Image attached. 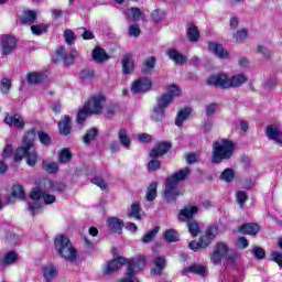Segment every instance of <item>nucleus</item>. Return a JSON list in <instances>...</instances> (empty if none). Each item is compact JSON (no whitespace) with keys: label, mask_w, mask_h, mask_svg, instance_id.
Segmentation results:
<instances>
[{"label":"nucleus","mask_w":282,"mask_h":282,"mask_svg":"<svg viewBox=\"0 0 282 282\" xmlns=\"http://www.w3.org/2000/svg\"><path fill=\"white\" fill-rule=\"evenodd\" d=\"M34 138H36V132L34 130L29 131L23 138L22 145L15 152V160L20 161L25 158L29 166H36L39 161V153L34 149Z\"/></svg>","instance_id":"1"},{"label":"nucleus","mask_w":282,"mask_h":282,"mask_svg":"<svg viewBox=\"0 0 282 282\" xmlns=\"http://www.w3.org/2000/svg\"><path fill=\"white\" fill-rule=\"evenodd\" d=\"M237 144L232 140L218 139L213 143L212 164H221L235 155Z\"/></svg>","instance_id":"2"},{"label":"nucleus","mask_w":282,"mask_h":282,"mask_svg":"<svg viewBox=\"0 0 282 282\" xmlns=\"http://www.w3.org/2000/svg\"><path fill=\"white\" fill-rule=\"evenodd\" d=\"M182 91L176 85H171L167 87V91L156 99V105L152 113V120L155 122H162L164 120V109L173 102V98H177Z\"/></svg>","instance_id":"3"},{"label":"nucleus","mask_w":282,"mask_h":282,"mask_svg":"<svg viewBox=\"0 0 282 282\" xmlns=\"http://www.w3.org/2000/svg\"><path fill=\"white\" fill-rule=\"evenodd\" d=\"M191 171L188 167H184L178 172H175L165 181V191H164V199L166 202H175V198L180 197L184 193L177 188V184L180 182H184L189 175Z\"/></svg>","instance_id":"4"},{"label":"nucleus","mask_w":282,"mask_h":282,"mask_svg":"<svg viewBox=\"0 0 282 282\" xmlns=\"http://www.w3.org/2000/svg\"><path fill=\"white\" fill-rule=\"evenodd\" d=\"M248 83V76L243 74H238L229 76L226 74L212 75L207 79V85H213L214 87H220L221 89H231L235 87H241Z\"/></svg>","instance_id":"5"},{"label":"nucleus","mask_w":282,"mask_h":282,"mask_svg":"<svg viewBox=\"0 0 282 282\" xmlns=\"http://www.w3.org/2000/svg\"><path fill=\"white\" fill-rule=\"evenodd\" d=\"M54 247L58 257H61V259H64V261H68L69 263H74L75 261H77L78 250L74 248V245H72V241H69V238H67V236H56L54 239Z\"/></svg>","instance_id":"6"},{"label":"nucleus","mask_w":282,"mask_h":282,"mask_svg":"<svg viewBox=\"0 0 282 282\" xmlns=\"http://www.w3.org/2000/svg\"><path fill=\"white\" fill-rule=\"evenodd\" d=\"M41 198L44 200V204H54V202H56V196L39 188L33 189L31 192V199H33V202L29 203V210L31 215H37V213H41L43 206L37 202V199Z\"/></svg>","instance_id":"7"},{"label":"nucleus","mask_w":282,"mask_h":282,"mask_svg":"<svg viewBox=\"0 0 282 282\" xmlns=\"http://www.w3.org/2000/svg\"><path fill=\"white\" fill-rule=\"evenodd\" d=\"M219 235V227L217 225L210 226L205 234L199 238L198 242L192 241L188 243V248L191 250H194V252H197L199 248H208L209 243H213V240L215 237Z\"/></svg>","instance_id":"8"},{"label":"nucleus","mask_w":282,"mask_h":282,"mask_svg":"<svg viewBox=\"0 0 282 282\" xmlns=\"http://www.w3.org/2000/svg\"><path fill=\"white\" fill-rule=\"evenodd\" d=\"M209 259L214 265H219L223 259L235 261V254L230 256V249L228 248L227 243L218 242L209 253Z\"/></svg>","instance_id":"9"},{"label":"nucleus","mask_w":282,"mask_h":282,"mask_svg":"<svg viewBox=\"0 0 282 282\" xmlns=\"http://www.w3.org/2000/svg\"><path fill=\"white\" fill-rule=\"evenodd\" d=\"M107 99H105V96L97 95L93 96L84 106L89 113H102V109H105V102Z\"/></svg>","instance_id":"10"},{"label":"nucleus","mask_w":282,"mask_h":282,"mask_svg":"<svg viewBox=\"0 0 282 282\" xmlns=\"http://www.w3.org/2000/svg\"><path fill=\"white\" fill-rule=\"evenodd\" d=\"M17 50V37L12 35H3L0 40L1 56H10Z\"/></svg>","instance_id":"11"},{"label":"nucleus","mask_w":282,"mask_h":282,"mask_svg":"<svg viewBox=\"0 0 282 282\" xmlns=\"http://www.w3.org/2000/svg\"><path fill=\"white\" fill-rule=\"evenodd\" d=\"M58 61H63L65 65H74V58L78 56V51L68 50L65 46H58L56 48Z\"/></svg>","instance_id":"12"},{"label":"nucleus","mask_w":282,"mask_h":282,"mask_svg":"<svg viewBox=\"0 0 282 282\" xmlns=\"http://www.w3.org/2000/svg\"><path fill=\"white\" fill-rule=\"evenodd\" d=\"M151 79L149 78H139L137 79L131 87L132 94H144L151 89Z\"/></svg>","instance_id":"13"},{"label":"nucleus","mask_w":282,"mask_h":282,"mask_svg":"<svg viewBox=\"0 0 282 282\" xmlns=\"http://www.w3.org/2000/svg\"><path fill=\"white\" fill-rule=\"evenodd\" d=\"M4 123L9 127H15V129H23L25 127V120L19 113H8L4 117Z\"/></svg>","instance_id":"14"},{"label":"nucleus","mask_w":282,"mask_h":282,"mask_svg":"<svg viewBox=\"0 0 282 282\" xmlns=\"http://www.w3.org/2000/svg\"><path fill=\"white\" fill-rule=\"evenodd\" d=\"M124 263H127V259L124 258H117L110 262H108L105 267H104V271L102 273L105 275H109L112 272H116L117 270H120V268H122V265H124Z\"/></svg>","instance_id":"15"},{"label":"nucleus","mask_w":282,"mask_h":282,"mask_svg":"<svg viewBox=\"0 0 282 282\" xmlns=\"http://www.w3.org/2000/svg\"><path fill=\"white\" fill-rule=\"evenodd\" d=\"M199 212V207L196 205H187L183 209H181L178 214L180 221H188V219H193L194 215H197Z\"/></svg>","instance_id":"16"},{"label":"nucleus","mask_w":282,"mask_h":282,"mask_svg":"<svg viewBox=\"0 0 282 282\" xmlns=\"http://www.w3.org/2000/svg\"><path fill=\"white\" fill-rule=\"evenodd\" d=\"M208 50L209 52L215 54V56H217L218 58H223V59L230 58V54L228 53V51H226V48H224L221 44L209 42Z\"/></svg>","instance_id":"17"},{"label":"nucleus","mask_w":282,"mask_h":282,"mask_svg":"<svg viewBox=\"0 0 282 282\" xmlns=\"http://www.w3.org/2000/svg\"><path fill=\"white\" fill-rule=\"evenodd\" d=\"M171 151V144L169 142L158 143L151 151L150 158H162V155H166Z\"/></svg>","instance_id":"18"},{"label":"nucleus","mask_w":282,"mask_h":282,"mask_svg":"<svg viewBox=\"0 0 282 282\" xmlns=\"http://www.w3.org/2000/svg\"><path fill=\"white\" fill-rule=\"evenodd\" d=\"M153 268L151 269V274L153 276H160L162 272L166 269V259L164 257H156L153 260Z\"/></svg>","instance_id":"19"},{"label":"nucleus","mask_w":282,"mask_h":282,"mask_svg":"<svg viewBox=\"0 0 282 282\" xmlns=\"http://www.w3.org/2000/svg\"><path fill=\"white\" fill-rule=\"evenodd\" d=\"M267 135L269 140H273L276 144H282V131L276 126L267 127Z\"/></svg>","instance_id":"20"},{"label":"nucleus","mask_w":282,"mask_h":282,"mask_svg":"<svg viewBox=\"0 0 282 282\" xmlns=\"http://www.w3.org/2000/svg\"><path fill=\"white\" fill-rule=\"evenodd\" d=\"M121 65L123 74H132L133 69L135 68L133 55L126 54L121 61Z\"/></svg>","instance_id":"21"},{"label":"nucleus","mask_w":282,"mask_h":282,"mask_svg":"<svg viewBox=\"0 0 282 282\" xmlns=\"http://www.w3.org/2000/svg\"><path fill=\"white\" fill-rule=\"evenodd\" d=\"M126 261H127L128 268L129 265H132L134 275L137 272L144 270V265H147V258H144V256H139L137 259L126 260Z\"/></svg>","instance_id":"22"},{"label":"nucleus","mask_w":282,"mask_h":282,"mask_svg":"<svg viewBox=\"0 0 282 282\" xmlns=\"http://www.w3.org/2000/svg\"><path fill=\"white\" fill-rule=\"evenodd\" d=\"M42 274L45 281H54V279H56V275L58 274V269H56L54 264H45L42 268Z\"/></svg>","instance_id":"23"},{"label":"nucleus","mask_w":282,"mask_h":282,"mask_svg":"<svg viewBox=\"0 0 282 282\" xmlns=\"http://www.w3.org/2000/svg\"><path fill=\"white\" fill-rule=\"evenodd\" d=\"M166 54L169 58H171V61H173L176 65H184V63L187 61L186 56L175 48L167 50Z\"/></svg>","instance_id":"24"},{"label":"nucleus","mask_w":282,"mask_h":282,"mask_svg":"<svg viewBox=\"0 0 282 282\" xmlns=\"http://www.w3.org/2000/svg\"><path fill=\"white\" fill-rule=\"evenodd\" d=\"M107 226L112 232H118L120 235L124 223L120 220V218L111 217L107 219Z\"/></svg>","instance_id":"25"},{"label":"nucleus","mask_w":282,"mask_h":282,"mask_svg":"<svg viewBox=\"0 0 282 282\" xmlns=\"http://www.w3.org/2000/svg\"><path fill=\"white\" fill-rule=\"evenodd\" d=\"M118 141L121 144V147H123V149H127V151L131 149V137H129V132H127V130L124 129L119 130Z\"/></svg>","instance_id":"26"},{"label":"nucleus","mask_w":282,"mask_h":282,"mask_svg":"<svg viewBox=\"0 0 282 282\" xmlns=\"http://www.w3.org/2000/svg\"><path fill=\"white\" fill-rule=\"evenodd\" d=\"M72 119L69 118V116H65L59 122H58V129H59V133H62V135H69L70 131H72Z\"/></svg>","instance_id":"27"},{"label":"nucleus","mask_w":282,"mask_h":282,"mask_svg":"<svg viewBox=\"0 0 282 282\" xmlns=\"http://www.w3.org/2000/svg\"><path fill=\"white\" fill-rule=\"evenodd\" d=\"M93 58L96 63H105L109 61V55H107V52H105L101 47H96L93 51Z\"/></svg>","instance_id":"28"},{"label":"nucleus","mask_w":282,"mask_h":282,"mask_svg":"<svg viewBox=\"0 0 282 282\" xmlns=\"http://www.w3.org/2000/svg\"><path fill=\"white\" fill-rule=\"evenodd\" d=\"M42 169L50 175H56L58 173V163L56 162H51L48 160H43L42 161Z\"/></svg>","instance_id":"29"},{"label":"nucleus","mask_w":282,"mask_h":282,"mask_svg":"<svg viewBox=\"0 0 282 282\" xmlns=\"http://www.w3.org/2000/svg\"><path fill=\"white\" fill-rule=\"evenodd\" d=\"M124 17L129 21H140L142 19V11L139 8H130L124 11Z\"/></svg>","instance_id":"30"},{"label":"nucleus","mask_w":282,"mask_h":282,"mask_svg":"<svg viewBox=\"0 0 282 282\" xmlns=\"http://www.w3.org/2000/svg\"><path fill=\"white\" fill-rule=\"evenodd\" d=\"M192 111L193 110L191 108H184L178 111L175 119L176 127H182L184 124V121L188 120V116H191Z\"/></svg>","instance_id":"31"},{"label":"nucleus","mask_w":282,"mask_h":282,"mask_svg":"<svg viewBox=\"0 0 282 282\" xmlns=\"http://www.w3.org/2000/svg\"><path fill=\"white\" fill-rule=\"evenodd\" d=\"M238 231L242 235H257V232H259V225L245 224L238 228Z\"/></svg>","instance_id":"32"},{"label":"nucleus","mask_w":282,"mask_h":282,"mask_svg":"<svg viewBox=\"0 0 282 282\" xmlns=\"http://www.w3.org/2000/svg\"><path fill=\"white\" fill-rule=\"evenodd\" d=\"M36 17L37 14L35 11H25L20 18V23L32 25V23L36 21Z\"/></svg>","instance_id":"33"},{"label":"nucleus","mask_w":282,"mask_h":282,"mask_svg":"<svg viewBox=\"0 0 282 282\" xmlns=\"http://www.w3.org/2000/svg\"><path fill=\"white\" fill-rule=\"evenodd\" d=\"M26 83L29 85H39V83H43V74L37 72H32L26 75Z\"/></svg>","instance_id":"34"},{"label":"nucleus","mask_w":282,"mask_h":282,"mask_svg":"<svg viewBox=\"0 0 282 282\" xmlns=\"http://www.w3.org/2000/svg\"><path fill=\"white\" fill-rule=\"evenodd\" d=\"M147 200L148 202H153V199H155L158 197V183L156 182H152L148 189H147V194H145Z\"/></svg>","instance_id":"35"},{"label":"nucleus","mask_w":282,"mask_h":282,"mask_svg":"<svg viewBox=\"0 0 282 282\" xmlns=\"http://www.w3.org/2000/svg\"><path fill=\"white\" fill-rule=\"evenodd\" d=\"M155 69V57H148L142 67V74H151Z\"/></svg>","instance_id":"36"},{"label":"nucleus","mask_w":282,"mask_h":282,"mask_svg":"<svg viewBox=\"0 0 282 282\" xmlns=\"http://www.w3.org/2000/svg\"><path fill=\"white\" fill-rule=\"evenodd\" d=\"M119 282H140V280L135 278V271H133V264H130L127 268L126 278L119 280Z\"/></svg>","instance_id":"37"},{"label":"nucleus","mask_w":282,"mask_h":282,"mask_svg":"<svg viewBox=\"0 0 282 282\" xmlns=\"http://www.w3.org/2000/svg\"><path fill=\"white\" fill-rule=\"evenodd\" d=\"M184 272H193L194 274H198L199 276H206L207 269L206 267H202L199 264H192Z\"/></svg>","instance_id":"38"},{"label":"nucleus","mask_w":282,"mask_h":282,"mask_svg":"<svg viewBox=\"0 0 282 282\" xmlns=\"http://www.w3.org/2000/svg\"><path fill=\"white\" fill-rule=\"evenodd\" d=\"M187 39L192 41V43H197L199 41V30L195 25H191L187 29Z\"/></svg>","instance_id":"39"},{"label":"nucleus","mask_w":282,"mask_h":282,"mask_svg":"<svg viewBox=\"0 0 282 282\" xmlns=\"http://www.w3.org/2000/svg\"><path fill=\"white\" fill-rule=\"evenodd\" d=\"M17 261H19V254L14 251L8 252L2 259L4 265H12L13 263H17Z\"/></svg>","instance_id":"40"},{"label":"nucleus","mask_w":282,"mask_h":282,"mask_svg":"<svg viewBox=\"0 0 282 282\" xmlns=\"http://www.w3.org/2000/svg\"><path fill=\"white\" fill-rule=\"evenodd\" d=\"M69 160H72V152L69 151V149H62L58 153V162L61 164H67Z\"/></svg>","instance_id":"41"},{"label":"nucleus","mask_w":282,"mask_h":282,"mask_svg":"<svg viewBox=\"0 0 282 282\" xmlns=\"http://www.w3.org/2000/svg\"><path fill=\"white\" fill-rule=\"evenodd\" d=\"M47 28L50 25L47 24H36L31 26L32 34H35V36H41V34H45L47 32Z\"/></svg>","instance_id":"42"},{"label":"nucleus","mask_w":282,"mask_h":282,"mask_svg":"<svg viewBox=\"0 0 282 282\" xmlns=\"http://www.w3.org/2000/svg\"><path fill=\"white\" fill-rule=\"evenodd\" d=\"M12 195L13 197H18V199H25V189L23 188V185H13Z\"/></svg>","instance_id":"43"},{"label":"nucleus","mask_w":282,"mask_h":282,"mask_svg":"<svg viewBox=\"0 0 282 282\" xmlns=\"http://www.w3.org/2000/svg\"><path fill=\"white\" fill-rule=\"evenodd\" d=\"M188 231L192 235V237H197L199 235V223L195 220H191L187 223Z\"/></svg>","instance_id":"44"},{"label":"nucleus","mask_w":282,"mask_h":282,"mask_svg":"<svg viewBox=\"0 0 282 282\" xmlns=\"http://www.w3.org/2000/svg\"><path fill=\"white\" fill-rule=\"evenodd\" d=\"M128 217H134V219H142V216L140 215V204L134 203L131 205V208L128 212Z\"/></svg>","instance_id":"45"},{"label":"nucleus","mask_w":282,"mask_h":282,"mask_svg":"<svg viewBox=\"0 0 282 282\" xmlns=\"http://www.w3.org/2000/svg\"><path fill=\"white\" fill-rule=\"evenodd\" d=\"M220 180L223 182H232V180H235V170L234 169H226L220 174Z\"/></svg>","instance_id":"46"},{"label":"nucleus","mask_w":282,"mask_h":282,"mask_svg":"<svg viewBox=\"0 0 282 282\" xmlns=\"http://www.w3.org/2000/svg\"><path fill=\"white\" fill-rule=\"evenodd\" d=\"M96 135H98V131L95 128L89 129L84 135V143L89 144V142H94Z\"/></svg>","instance_id":"47"},{"label":"nucleus","mask_w":282,"mask_h":282,"mask_svg":"<svg viewBox=\"0 0 282 282\" xmlns=\"http://www.w3.org/2000/svg\"><path fill=\"white\" fill-rule=\"evenodd\" d=\"M158 232H160V227H155L154 229H152L148 234H145L142 237L143 243H151V241H153V238L155 237V235H158Z\"/></svg>","instance_id":"48"},{"label":"nucleus","mask_w":282,"mask_h":282,"mask_svg":"<svg viewBox=\"0 0 282 282\" xmlns=\"http://www.w3.org/2000/svg\"><path fill=\"white\" fill-rule=\"evenodd\" d=\"M37 137L41 144H43L44 147H50V144H52V138H50V134H47L46 132L39 131Z\"/></svg>","instance_id":"49"},{"label":"nucleus","mask_w":282,"mask_h":282,"mask_svg":"<svg viewBox=\"0 0 282 282\" xmlns=\"http://www.w3.org/2000/svg\"><path fill=\"white\" fill-rule=\"evenodd\" d=\"M91 183L101 188V191H107V181L101 176L93 177Z\"/></svg>","instance_id":"50"},{"label":"nucleus","mask_w":282,"mask_h":282,"mask_svg":"<svg viewBox=\"0 0 282 282\" xmlns=\"http://www.w3.org/2000/svg\"><path fill=\"white\" fill-rule=\"evenodd\" d=\"M165 239L170 242L180 241V235L174 229H169L165 231Z\"/></svg>","instance_id":"51"},{"label":"nucleus","mask_w":282,"mask_h":282,"mask_svg":"<svg viewBox=\"0 0 282 282\" xmlns=\"http://www.w3.org/2000/svg\"><path fill=\"white\" fill-rule=\"evenodd\" d=\"M91 112H89V110H87L84 106L83 109H80L77 113V124H83V122H85V120H87V116H89Z\"/></svg>","instance_id":"52"},{"label":"nucleus","mask_w":282,"mask_h":282,"mask_svg":"<svg viewBox=\"0 0 282 282\" xmlns=\"http://www.w3.org/2000/svg\"><path fill=\"white\" fill-rule=\"evenodd\" d=\"M234 39H235L236 43H243V41H246V39H248V31L246 29L237 31Z\"/></svg>","instance_id":"53"},{"label":"nucleus","mask_w":282,"mask_h":282,"mask_svg":"<svg viewBox=\"0 0 282 282\" xmlns=\"http://www.w3.org/2000/svg\"><path fill=\"white\" fill-rule=\"evenodd\" d=\"M162 166V163L158 158H151V161L148 163V171H158Z\"/></svg>","instance_id":"54"},{"label":"nucleus","mask_w":282,"mask_h":282,"mask_svg":"<svg viewBox=\"0 0 282 282\" xmlns=\"http://www.w3.org/2000/svg\"><path fill=\"white\" fill-rule=\"evenodd\" d=\"M10 87H12V82L8 78H3L0 84V91H2V94H8Z\"/></svg>","instance_id":"55"},{"label":"nucleus","mask_w":282,"mask_h":282,"mask_svg":"<svg viewBox=\"0 0 282 282\" xmlns=\"http://www.w3.org/2000/svg\"><path fill=\"white\" fill-rule=\"evenodd\" d=\"M251 254L256 256V259H264L265 258V250L261 247H253L251 249Z\"/></svg>","instance_id":"56"},{"label":"nucleus","mask_w":282,"mask_h":282,"mask_svg":"<svg viewBox=\"0 0 282 282\" xmlns=\"http://www.w3.org/2000/svg\"><path fill=\"white\" fill-rule=\"evenodd\" d=\"M64 37H65V42L68 45H72V43H74V41H76V35H74V31H72V30L64 31Z\"/></svg>","instance_id":"57"},{"label":"nucleus","mask_w":282,"mask_h":282,"mask_svg":"<svg viewBox=\"0 0 282 282\" xmlns=\"http://www.w3.org/2000/svg\"><path fill=\"white\" fill-rule=\"evenodd\" d=\"M271 260L278 263L280 268H282V253L279 251L271 252Z\"/></svg>","instance_id":"58"},{"label":"nucleus","mask_w":282,"mask_h":282,"mask_svg":"<svg viewBox=\"0 0 282 282\" xmlns=\"http://www.w3.org/2000/svg\"><path fill=\"white\" fill-rule=\"evenodd\" d=\"M246 199H248V195L246 192L240 191L237 194V203L240 205L241 208H243V204H246Z\"/></svg>","instance_id":"59"},{"label":"nucleus","mask_w":282,"mask_h":282,"mask_svg":"<svg viewBox=\"0 0 282 282\" xmlns=\"http://www.w3.org/2000/svg\"><path fill=\"white\" fill-rule=\"evenodd\" d=\"M129 36H140V26L138 24H132L128 29Z\"/></svg>","instance_id":"60"},{"label":"nucleus","mask_w":282,"mask_h":282,"mask_svg":"<svg viewBox=\"0 0 282 282\" xmlns=\"http://www.w3.org/2000/svg\"><path fill=\"white\" fill-rule=\"evenodd\" d=\"M137 138H138L139 142H143V143H149V142H152V140H153V137H151L148 133H140V134H138Z\"/></svg>","instance_id":"61"},{"label":"nucleus","mask_w":282,"mask_h":282,"mask_svg":"<svg viewBox=\"0 0 282 282\" xmlns=\"http://www.w3.org/2000/svg\"><path fill=\"white\" fill-rule=\"evenodd\" d=\"M237 246H238V248H241L242 250L248 248V246H249L248 239H246L243 237H239L237 240Z\"/></svg>","instance_id":"62"},{"label":"nucleus","mask_w":282,"mask_h":282,"mask_svg":"<svg viewBox=\"0 0 282 282\" xmlns=\"http://www.w3.org/2000/svg\"><path fill=\"white\" fill-rule=\"evenodd\" d=\"M215 111H217V105L212 104V105L207 106V108H206V116L210 117V116H213V113H215Z\"/></svg>","instance_id":"63"},{"label":"nucleus","mask_w":282,"mask_h":282,"mask_svg":"<svg viewBox=\"0 0 282 282\" xmlns=\"http://www.w3.org/2000/svg\"><path fill=\"white\" fill-rule=\"evenodd\" d=\"M12 155V145H7L2 152V159L6 160Z\"/></svg>","instance_id":"64"}]
</instances>
